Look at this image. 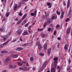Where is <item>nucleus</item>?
I'll list each match as a JSON object with an SVG mask.
<instances>
[{
    "label": "nucleus",
    "instance_id": "obj_63",
    "mask_svg": "<svg viewBox=\"0 0 72 72\" xmlns=\"http://www.w3.org/2000/svg\"><path fill=\"white\" fill-rule=\"evenodd\" d=\"M35 69V68L34 67L33 68V70L34 71Z\"/></svg>",
    "mask_w": 72,
    "mask_h": 72
},
{
    "label": "nucleus",
    "instance_id": "obj_35",
    "mask_svg": "<svg viewBox=\"0 0 72 72\" xmlns=\"http://www.w3.org/2000/svg\"><path fill=\"white\" fill-rule=\"evenodd\" d=\"M17 64L19 66H21L22 65V63H21V62H18Z\"/></svg>",
    "mask_w": 72,
    "mask_h": 72
},
{
    "label": "nucleus",
    "instance_id": "obj_57",
    "mask_svg": "<svg viewBox=\"0 0 72 72\" xmlns=\"http://www.w3.org/2000/svg\"><path fill=\"white\" fill-rule=\"evenodd\" d=\"M52 6V4H51L48 7V8H51Z\"/></svg>",
    "mask_w": 72,
    "mask_h": 72
},
{
    "label": "nucleus",
    "instance_id": "obj_60",
    "mask_svg": "<svg viewBox=\"0 0 72 72\" xmlns=\"http://www.w3.org/2000/svg\"><path fill=\"white\" fill-rule=\"evenodd\" d=\"M51 37H52L51 39H54V36L53 35H52L51 36Z\"/></svg>",
    "mask_w": 72,
    "mask_h": 72
},
{
    "label": "nucleus",
    "instance_id": "obj_52",
    "mask_svg": "<svg viewBox=\"0 0 72 72\" xmlns=\"http://www.w3.org/2000/svg\"><path fill=\"white\" fill-rule=\"evenodd\" d=\"M44 13L45 14V15L46 16H47L48 15V14H47L46 13V12H44Z\"/></svg>",
    "mask_w": 72,
    "mask_h": 72
},
{
    "label": "nucleus",
    "instance_id": "obj_8",
    "mask_svg": "<svg viewBox=\"0 0 72 72\" xmlns=\"http://www.w3.org/2000/svg\"><path fill=\"white\" fill-rule=\"evenodd\" d=\"M46 21L47 22H46L48 24H50L52 22V21H51L49 19H47L46 20Z\"/></svg>",
    "mask_w": 72,
    "mask_h": 72
},
{
    "label": "nucleus",
    "instance_id": "obj_23",
    "mask_svg": "<svg viewBox=\"0 0 72 72\" xmlns=\"http://www.w3.org/2000/svg\"><path fill=\"white\" fill-rule=\"evenodd\" d=\"M27 22V21L26 20H24L22 22V25H23L24 24H25L26 23V22Z\"/></svg>",
    "mask_w": 72,
    "mask_h": 72
},
{
    "label": "nucleus",
    "instance_id": "obj_64",
    "mask_svg": "<svg viewBox=\"0 0 72 72\" xmlns=\"http://www.w3.org/2000/svg\"><path fill=\"white\" fill-rule=\"evenodd\" d=\"M6 70H4V71H2V72H6Z\"/></svg>",
    "mask_w": 72,
    "mask_h": 72
},
{
    "label": "nucleus",
    "instance_id": "obj_48",
    "mask_svg": "<svg viewBox=\"0 0 72 72\" xmlns=\"http://www.w3.org/2000/svg\"><path fill=\"white\" fill-rule=\"evenodd\" d=\"M56 32L57 31L55 30L54 31V32H53V35H55L56 34Z\"/></svg>",
    "mask_w": 72,
    "mask_h": 72
},
{
    "label": "nucleus",
    "instance_id": "obj_7",
    "mask_svg": "<svg viewBox=\"0 0 72 72\" xmlns=\"http://www.w3.org/2000/svg\"><path fill=\"white\" fill-rule=\"evenodd\" d=\"M37 10H35L34 12V14L33 13H32L31 14V15L33 16H36L37 15Z\"/></svg>",
    "mask_w": 72,
    "mask_h": 72
},
{
    "label": "nucleus",
    "instance_id": "obj_10",
    "mask_svg": "<svg viewBox=\"0 0 72 72\" xmlns=\"http://www.w3.org/2000/svg\"><path fill=\"white\" fill-rule=\"evenodd\" d=\"M44 48L45 50H47V43L44 44Z\"/></svg>",
    "mask_w": 72,
    "mask_h": 72
},
{
    "label": "nucleus",
    "instance_id": "obj_5",
    "mask_svg": "<svg viewBox=\"0 0 72 72\" xmlns=\"http://www.w3.org/2000/svg\"><path fill=\"white\" fill-rule=\"evenodd\" d=\"M51 49L50 48H49L47 50V54L48 55L50 56V54L51 53Z\"/></svg>",
    "mask_w": 72,
    "mask_h": 72
},
{
    "label": "nucleus",
    "instance_id": "obj_16",
    "mask_svg": "<svg viewBox=\"0 0 72 72\" xmlns=\"http://www.w3.org/2000/svg\"><path fill=\"white\" fill-rule=\"evenodd\" d=\"M45 67L43 65H42V68L40 69V70H39L38 71H39V72H41V71H43V70L45 68Z\"/></svg>",
    "mask_w": 72,
    "mask_h": 72
},
{
    "label": "nucleus",
    "instance_id": "obj_34",
    "mask_svg": "<svg viewBox=\"0 0 72 72\" xmlns=\"http://www.w3.org/2000/svg\"><path fill=\"white\" fill-rule=\"evenodd\" d=\"M38 46V48H39V49H40L41 48L42 46L41 44H40Z\"/></svg>",
    "mask_w": 72,
    "mask_h": 72
},
{
    "label": "nucleus",
    "instance_id": "obj_46",
    "mask_svg": "<svg viewBox=\"0 0 72 72\" xmlns=\"http://www.w3.org/2000/svg\"><path fill=\"white\" fill-rule=\"evenodd\" d=\"M70 66H69L68 67H67V70L68 71H69V70L70 69Z\"/></svg>",
    "mask_w": 72,
    "mask_h": 72
},
{
    "label": "nucleus",
    "instance_id": "obj_40",
    "mask_svg": "<svg viewBox=\"0 0 72 72\" xmlns=\"http://www.w3.org/2000/svg\"><path fill=\"white\" fill-rule=\"evenodd\" d=\"M31 27H32V26H29L28 27V31H30V30H31Z\"/></svg>",
    "mask_w": 72,
    "mask_h": 72
},
{
    "label": "nucleus",
    "instance_id": "obj_59",
    "mask_svg": "<svg viewBox=\"0 0 72 72\" xmlns=\"http://www.w3.org/2000/svg\"><path fill=\"white\" fill-rule=\"evenodd\" d=\"M69 20V18H67L66 20V21L67 22Z\"/></svg>",
    "mask_w": 72,
    "mask_h": 72
},
{
    "label": "nucleus",
    "instance_id": "obj_21",
    "mask_svg": "<svg viewBox=\"0 0 72 72\" xmlns=\"http://www.w3.org/2000/svg\"><path fill=\"white\" fill-rule=\"evenodd\" d=\"M8 52V51H3L1 52V53L2 54L6 53H7Z\"/></svg>",
    "mask_w": 72,
    "mask_h": 72
},
{
    "label": "nucleus",
    "instance_id": "obj_2",
    "mask_svg": "<svg viewBox=\"0 0 72 72\" xmlns=\"http://www.w3.org/2000/svg\"><path fill=\"white\" fill-rule=\"evenodd\" d=\"M19 69L21 70H22L23 71H26L27 70V68L26 67H25L24 65H23V66H22V67H20Z\"/></svg>",
    "mask_w": 72,
    "mask_h": 72
},
{
    "label": "nucleus",
    "instance_id": "obj_22",
    "mask_svg": "<svg viewBox=\"0 0 72 72\" xmlns=\"http://www.w3.org/2000/svg\"><path fill=\"white\" fill-rule=\"evenodd\" d=\"M47 63V61L45 62L43 64V66L45 67L46 66Z\"/></svg>",
    "mask_w": 72,
    "mask_h": 72
},
{
    "label": "nucleus",
    "instance_id": "obj_4",
    "mask_svg": "<svg viewBox=\"0 0 72 72\" xmlns=\"http://www.w3.org/2000/svg\"><path fill=\"white\" fill-rule=\"evenodd\" d=\"M11 59V58L10 57H7L5 60V62L6 63H7L8 62H9L10 61V60Z\"/></svg>",
    "mask_w": 72,
    "mask_h": 72
},
{
    "label": "nucleus",
    "instance_id": "obj_54",
    "mask_svg": "<svg viewBox=\"0 0 72 72\" xmlns=\"http://www.w3.org/2000/svg\"><path fill=\"white\" fill-rule=\"evenodd\" d=\"M60 70H61V68H60L58 70V72H60Z\"/></svg>",
    "mask_w": 72,
    "mask_h": 72
},
{
    "label": "nucleus",
    "instance_id": "obj_13",
    "mask_svg": "<svg viewBox=\"0 0 72 72\" xmlns=\"http://www.w3.org/2000/svg\"><path fill=\"white\" fill-rule=\"evenodd\" d=\"M18 6V5L17 4H15L14 6V10H17V6Z\"/></svg>",
    "mask_w": 72,
    "mask_h": 72
},
{
    "label": "nucleus",
    "instance_id": "obj_30",
    "mask_svg": "<svg viewBox=\"0 0 72 72\" xmlns=\"http://www.w3.org/2000/svg\"><path fill=\"white\" fill-rule=\"evenodd\" d=\"M26 14H25L24 15V16L22 18V20L25 19V18L26 17Z\"/></svg>",
    "mask_w": 72,
    "mask_h": 72
},
{
    "label": "nucleus",
    "instance_id": "obj_42",
    "mask_svg": "<svg viewBox=\"0 0 72 72\" xmlns=\"http://www.w3.org/2000/svg\"><path fill=\"white\" fill-rule=\"evenodd\" d=\"M28 0H22V2H24L28 1Z\"/></svg>",
    "mask_w": 72,
    "mask_h": 72
},
{
    "label": "nucleus",
    "instance_id": "obj_14",
    "mask_svg": "<svg viewBox=\"0 0 72 72\" xmlns=\"http://www.w3.org/2000/svg\"><path fill=\"white\" fill-rule=\"evenodd\" d=\"M65 50H67L68 49V45L67 44H66L64 47Z\"/></svg>",
    "mask_w": 72,
    "mask_h": 72
},
{
    "label": "nucleus",
    "instance_id": "obj_19",
    "mask_svg": "<svg viewBox=\"0 0 72 72\" xmlns=\"http://www.w3.org/2000/svg\"><path fill=\"white\" fill-rule=\"evenodd\" d=\"M41 36L43 38H44L46 37L45 34L43 33H41Z\"/></svg>",
    "mask_w": 72,
    "mask_h": 72
},
{
    "label": "nucleus",
    "instance_id": "obj_36",
    "mask_svg": "<svg viewBox=\"0 0 72 72\" xmlns=\"http://www.w3.org/2000/svg\"><path fill=\"white\" fill-rule=\"evenodd\" d=\"M43 30V28L40 29L39 28L38 29V31H42Z\"/></svg>",
    "mask_w": 72,
    "mask_h": 72
},
{
    "label": "nucleus",
    "instance_id": "obj_33",
    "mask_svg": "<svg viewBox=\"0 0 72 72\" xmlns=\"http://www.w3.org/2000/svg\"><path fill=\"white\" fill-rule=\"evenodd\" d=\"M60 27V25L59 24H57L56 26H55V28H58Z\"/></svg>",
    "mask_w": 72,
    "mask_h": 72
},
{
    "label": "nucleus",
    "instance_id": "obj_38",
    "mask_svg": "<svg viewBox=\"0 0 72 72\" xmlns=\"http://www.w3.org/2000/svg\"><path fill=\"white\" fill-rule=\"evenodd\" d=\"M56 13L58 15H60V13L58 12V10H57Z\"/></svg>",
    "mask_w": 72,
    "mask_h": 72
},
{
    "label": "nucleus",
    "instance_id": "obj_50",
    "mask_svg": "<svg viewBox=\"0 0 72 72\" xmlns=\"http://www.w3.org/2000/svg\"><path fill=\"white\" fill-rule=\"evenodd\" d=\"M51 28H49L48 29V31L49 32H50L51 31Z\"/></svg>",
    "mask_w": 72,
    "mask_h": 72
},
{
    "label": "nucleus",
    "instance_id": "obj_53",
    "mask_svg": "<svg viewBox=\"0 0 72 72\" xmlns=\"http://www.w3.org/2000/svg\"><path fill=\"white\" fill-rule=\"evenodd\" d=\"M2 44L3 46H4L6 45V43L4 42V43L3 44Z\"/></svg>",
    "mask_w": 72,
    "mask_h": 72
},
{
    "label": "nucleus",
    "instance_id": "obj_1",
    "mask_svg": "<svg viewBox=\"0 0 72 72\" xmlns=\"http://www.w3.org/2000/svg\"><path fill=\"white\" fill-rule=\"evenodd\" d=\"M57 63L58 62H54L53 64L54 66L51 69L50 72H55L56 68L57 66Z\"/></svg>",
    "mask_w": 72,
    "mask_h": 72
},
{
    "label": "nucleus",
    "instance_id": "obj_55",
    "mask_svg": "<svg viewBox=\"0 0 72 72\" xmlns=\"http://www.w3.org/2000/svg\"><path fill=\"white\" fill-rule=\"evenodd\" d=\"M29 25V23H27V24H26L25 25V26L26 27H27Z\"/></svg>",
    "mask_w": 72,
    "mask_h": 72
},
{
    "label": "nucleus",
    "instance_id": "obj_51",
    "mask_svg": "<svg viewBox=\"0 0 72 72\" xmlns=\"http://www.w3.org/2000/svg\"><path fill=\"white\" fill-rule=\"evenodd\" d=\"M12 39V37H10L8 39V41H10Z\"/></svg>",
    "mask_w": 72,
    "mask_h": 72
},
{
    "label": "nucleus",
    "instance_id": "obj_9",
    "mask_svg": "<svg viewBox=\"0 0 72 72\" xmlns=\"http://www.w3.org/2000/svg\"><path fill=\"white\" fill-rule=\"evenodd\" d=\"M17 67V65H10L9 67L11 69L15 68Z\"/></svg>",
    "mask_w": 72,
    "mask_h": 72
},
{
    "label": "nucleus",
    "instance_id": "obj_31",
    "mask_svg": "<svg viewBox=\"0 0 72 72\" xmlns=\"http://www.w3.org/2000/svg\"><path fill=\"white\" fill-rule=\"evenodd\" d=\"M71 10H69V12L68 13V14L67 15L68 16L70 15L71 13Z\"/></svg>",
    "mask_w": 72,
    "mask_h": 72
},
{
    "label": "nucleus",
    "instance_id": "obj_24",
    "mask_svg": "<svg viewBox=\"0 0 72 72\" xmlns=\"http://www.w3.org/2000/svg\"><path fill=\"white\" fill-rule=\"evenodd\" d=\"M30 61L31 62H32L34 60L33 57H32L30 58Z\"/></svg>",
    "mask_w": 72,
    "mask_h": 72
},
{
    "label": "nucleus",
    "instance_id": "obj_39",
    "mask_svg": "<svg viewBox=\"0 0 72 72\" xmlns=\"http://www.w3.org/2000/svg\"><path fill=\"white\" fill-rule=\"evenodd\" d=\"M4 47V46L3 44H0V48H3Z\"/></svg>",
    "mask_w": 72,
    "mask_h": 72
},
{
    "label": "nucleus",
    "instance_id": "obj_43",
    "mask_svg": "<svg viewBox=\"0 0 72 72\" xmlns=\"http://www.w3.org/2000/svg\"><path fill=\"white\" fill-rule=\"evenodd\" d=\"M63 5L64 6H66V3L64 1H63Z\"/></svg>",
    "mask_w": 72,
    "mask_h": 72
},
{
    "label": "nucleus",
    "instance_id": "obj_32",
    "mask_svg": "<svg viewBox=\"0 0 72 72\" xmlns=\"http://www.w3.org/2000/svg\"><path fill=\"white\" fill-rule=\"evenodd\" d=\"M12 57L14 58H15L18 57V55H14L12 56Z\"/></svg>",
    "mask_w": 72,
    "mask_h": 72
},
{
    "label": "nucleus",
    "instance_id": "obj_20",
    "mask_svg": "<svg viewBox=\"0 0 72 72\" xmlns=\"http://www.w3.org/2000/svg\"><path fill=\"white\" fill-rule=\"evenodd\" d=\"M62 13L61 15V16H60V18L61 19L63 18L64 16V12H63V11H62Z\"/></svg>",
    "mask_w": 72,
    "mask_h": 72
},
{
    "label": "nucleus",
    "instance_id": "obj_56",
    "mask_svg": "<svg viewBox=\"0 0 72 72\" xmlns=\"http://www.w3.org/2000/svg\"><path fill=\"white\" fill-rule=\"evenodd\" d=\"M50 5V3L48 2L47 3V5L49 6Z\"/></svg>",
    "mask_w": 72,
    "mask_h": 72
},
{
    "label": "nucleus",
    "instance_id": "obj_17",
    "mask_svg": "<svg viewBox=\"0 0 72 72\" xmlns=\"http://www.w3.org/2000/svg\"><path fill=\"white\" fill-rule=\"evenodd\" d=\"M28 32H25L23 33L22 34V35L23 36H24L26 35H28Z\"/></svg>",
    "mask_w": 72,
    "mask_h": 72
},
{
    "label": "nucleus",
    "instance_id": "obj_37",
    "mask_svg": "<svg viewBox=\"0 0 72 72\" xmlns=\"http://www.w3.org/2000/svg\"><path fill=\"white\" fill-rule=\"evenodd\" d=\"M47 23L46 22H44V25H43L44 27H45L47 25Z\"/></svg>",
    "mask_w": 72,
    "mask_h": 72
},
{
    "label": "nucleus",
    "instance_id": "obj_15",
    "mask_svg": "<svg viewBox=\"0 0 72 72\" xmlns=\"http://www.w3.org/2000/svg\"><path fill=\"white\" fill-rule=\"evenodd\" d=\"M8 37L7 36H4L3 37V40L4 41L6 40L8 38Z\"/></svg>",
    "mask_w": 72,
    "mask_h": 72
},
{
    "label": "nucleus",
    "instance_id": "obj_49",
    "mask_svg": "<svg viewBox=\"0 0 72 72\" xmlns=\"http://www.w3.org/2000/svg\"><path fill=\"white\" fill-rule=\"evenodd\" d=\"M4 30V29L3 28H1L0 29V31H1V32H2V31H3Z\"/></svg>",
    "mask_w": 72,
    "mask_h": 72
},
{
    "label": "nucleus",
    "instance_id": "obj_44",
    "mask_svg": "<svg viewBox=\"0 0 72 72\" xmlns=\"http://www.w3.org/2000/svg\"><path fill=\"white\" fill-rule=\"evenodd\" d=\"M12 32H9V33L8 34V35H8V37H9L10 36V35L12 34Z\"/></svg>",
    "mask_w": 72,
    "mask_h": 72
},
{
    "label": "nucleus",
    "instance_id": "obj_18",
    "mask_svg": "<svg viewBox=\"0 0 72 72\" xmlns=\"http://www.w3.org/2000/svg\"><path fill=\"white\" fill-rule=\"evenodd\" d=\"M70 4V0H68V3H67V9H68V8H69Z\"/></svg>",
    "mask_w": 72,
    "mask_h": 72
},
{
    "label": "nucleus",
    "instance_id": "obj_26",
    "mask_svg": "<svg viewBox=\"0 0 72 72\" xmlns=\"http://www.w3.org/2000/svg\"><path fill=\"white\" fill-rule=\"evenodd\" d=\"M58 58H54V60L55 61L54 62H58Z\"/></svg>",
    "mask_w": 72,
    "mask_h": 72
},
{
    "label": "nucleus",
    "instance_id": "obj_61",
    "mask_svg": "<svg viewBox=\"0 0 72 72\" xmlns=\"http://www.w3.org/2000/svg\"><path fill=\"white\" fill-rule=\"evenodd\" d=\"M68 63H70L71 62V60H70V59H69V60H68Z\"/></svg>",
    "mask_w": 72,
    "mask_h": 72
},
{
    "label": "nucleus",
    "instance_id": "obj_3",
    "mask_svg": "<svg viewBox=\"0 0 72 72\" xmlns=\"http://www.w3.org/2000/svg\"><path fill=\"white\" fill-rule=\"evenodd\" d=\"M71 30V28L70 27H68L66 30V35L67 36L69 35L70 33Z\"/></svg>",
    "mask_w": 72,
    "mask_h": 72
},
{
    "label": "nucleus",
    "instance_id": "obj_62",
    "mask_svg": "<svg viewBox=\"0 0 72 72\" xmlns=\"http://www.w3.org/2000/svg\"><path fill=\"white\" fill-rule=\"evenodd\" d=\"M57 39L58 40H60V39H61L60 38V37H58L57 38Z\"/></svg>",
    "mask_w": 72,
    "mask_h": 72
},
{
    "label": "nucleus",
    "instance_id": "obj_12",
    "mask_svg": "<svg viewBox=\"0 0 72 72\" xmlns=\"http://www.w3.org/2000/svg\"><path fill=\"white\" fill-rule=\"evenodd\" d=\"M22 50H23V48L22 47H19L17 49L16 51H20Z\"/></svg>",
    "mask_w": 72,
    "mask_h": 72
},
{
    "label": "nucleus",
    "instance_id": "obj_28",
    "mask_svg": "<svg viewBox=\"0 0 72 72\" xmlns=\"http://www.w3.org/2000/svg\"><path fill=\"white\" fill-rule=\"evenodd\" d=\"M22 21V20L21 19L17 23V24L18 25L19 24V23H21V21Z\"/></svg>",
    "mask_w": 72,
    "mask_h": 72
},
{
    "label": "nucleus",
    "instance_id": "obj_25",
    "mask_svg": "<svg viewBox=\"0 0 72 72\" xmlns=\"http://www.w3.org/2000/svg\"><path fill=\"white\" fill-rule=\"evenodd\" d=\"M10 15V13L9 12H8L6 14V16L7 17H8L9 16V15Z\"/></svg>",
    "mask_w": 72,
    "mask_h": 72
},
{
    "label": "nucleus",
    "instance_id": "obj_29",
    "mask_svg": "<svg viewBox=\"0 0 72 72\" xmlns=\"http://www.w3.org/2000/svg\"><path fill=\"white\" fill-rule=\"evenodd\" d=\"M41 44L40 43V42L39 41H38L36 43V46H39Z\"/></svg>",
    "mask_w": 72,
    "mask_h": 72
},
{
    "label": "nucleus",
    "instance_id": "obj_47",
    "mask_svg": "<svg viewBox=\"0 0 72 72\" xmlns=\"http://www.w3.org/2000/svg\"><path fill=\"white\" fill-rule=\"evenodd\" d=\"M39 55H40V56H43L44 55V54H43V53H40V54H39Z\"/></svg>",
    "mask_w": 72,
    "mask_h": 72
},
{
    "label": "nucleus",
    "instance_id": "obj_45",
    "mask_svg": "<svg viewBox=\"0 0 72 72\" xmlns=\"http://www.w3.org/2000/svg\"><path fill=\"white\" fill-rule=\"evenodd\" d=\"M22 62L23 63H25L26 62L25 60L24 59H23Z\"/></svg>",
    "mask_w": 72,
    "mask_h": 72
},
{
    "label": "nucleus",
    "instance_id": "obj_27",
    "mask_svg": "<svg viewBox=\"0 0 72 72\" xmlns=\"http://www.w3.org/2000/svg\"><path fill=\"white\" fill-rule=\"evenodd\" d=\"M18 4H19V5L18 6V7H17L18 9H19V8L21 6V3H19Z\"/></svg>",
    "mask_w": 72,
    "mask_h": 72
},
{
    "label": "nucleus",
    "instance_id": "obj_58",
    "mask_svg": "<svg viewBox=\"0 0 72 72\" xmlns=\"http://www.w3.org/2000/svg\"><path fill=\"white\" fill-rule=\"evenodd\" d=\"M15 21H18V20H19L18 19H17V18H16V19H14Z\"/></svg>",
    "mask_w": 72,
    "mask_h": 72
},
{
    "label": "nucleus",
    "instance_id": "obj_41",
    "mask_svg": "<svg viewBox=\"0 0 72 72\" xmlns=\"http://www.w3.org/2000/svg\"><path fill=\"white\" fill-rule=\"evenodd\" d=\"M21 12H20L19 14V16H22V13H21Z\"/></svg>",
    "mask_w": 72,
    "mask_h": 72
},
{
    "label": "nucleus",
    "instance_id": "obj_11",
    "mask_svg": "<svg viewBox=\"0 0 72 72\" xmlns=\"http://www.w3.org/2000/svg\"><path fill=\"white\" fill-rule=\"evenodd\" d=\"M57 18V17L56 15H53L51 19H56Z\"/></svg>",
    "mask_w": 72,
    "mask_h": 72
},
{
    "label": "nucleus",
    "instance_id": "obj_6",
    "mask_svg": "<svg viewBox=\"0 0 72 72\" xmlns=\"http://www.w3.org/2000/svg\"><path fill=\"white\" fill-rule=\"evenodd\" d=\"M22 32V31L21 29H19L17 30V33L18 34V35H20L21 34Z\"/></svg>",
    "mask_w": 72,
    "mask_h": 72
}]
</instances>
